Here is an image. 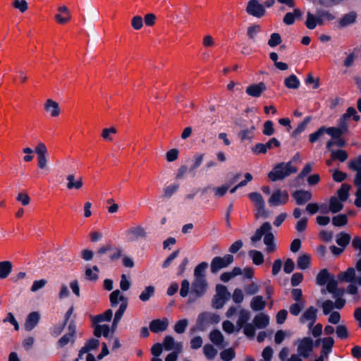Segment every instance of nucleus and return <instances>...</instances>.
I'll use <instances>...</instances> for the list:
<instances>
[{
	"mask_svg": "<svg viewBox=\"0 0 361 361\" xmlns=\"http://www.w3.org/2000/svg\"><path fill=\"white\" fill-rule=\"evenodd\" d=\"M111 305L116 307L118 302L121 301V304L118 310L116 312L114 321L111 325V330L114 332L117 327L118 322L122 318L126 308L128 307V298L123 295L119 290H114L109 295Z\"/></svg>",
	"mask_w": 361,
	"mask_h": 361,
	"instance_id": "obj_1",
	"label": "nucleus"
},
{
	"mask_svg": "<svg viewBox=\"0 0 361 361\" xmlns=\"http://www.w3.org/2000/svg\"><path fill=\"white\" fill-rule=\"evenodd\" d=\"M297 172V168L292 165L291 161L281 162L276 164L268 173V178L271 181L282 180L292 173Z\"/></svg>",
	"mask_w": 361,
	"mask_h": 361,
	"instance_id": "obj_2",
	"label": "nucleus"
},
{
	"mask_svg": "<svg viewBox=\"0 0 361 361\" xmlns=\"http://www.w3.org/2000/svg\"><path fill=\"white\" fill-rule=\"evenodd\" d=\"M230 298L231 293L228 291L226 286L218 284L216 286V294L212 300V305L214 309H221L230 300Z\"/></svg>",
	"mask_w": 361,
	"mask_h": 361,
	"instance_id": "obj_3",
	"label": "nucleus"
},
{
	"mask_svg": "<svg viewBox=\"0 0 361 361\" xmlns=\"http://www.w3.org/2000/svg\"><path fill=\"white\" fill-rule=\"evenodd\" d=\"M221 320L217 314L204 312L200 313L197 319L196 326L199 331H204L210 324H218Z\"/></svg>",
	"mask_w": 361,
	"mask_h": 361,
	"instance_id": "obj_4",
	"label": "nucleus"
},
{
	"mask_svg": "<svg viewBox=\"0 0 361 361\" xmlns=\"http://www.w3.org/2000/svg\"><path fill=\"white\" fill-rule=\"evenodd\" d=\"M248 198L255 207L254 214L256 219L266 216L265 202L259 192H252L248 194Z\"/></svg>",
	"mask_w": 361,
	"mask_h": 361,
	"instance_id": "obj_5",
	"label": "nucleus"
},
{
	"mask_svg": "<svg viewBox=\"0 0 361 361\" xmlns=\"http://www.w3.org/2000/svg\"><path fill=\"white\" fill-rule=\"evenodd\" d=\"M234 261L232 255L227 254L224 257H215L212 259L210 264V270L212 274H216L221 269L228 267Z\"/></svg>",
	"mask_w": 361,
	"mask_h": 361,
	"instance_id": "obj_6",
	"label": "nucleus"
},
{
	"mask_svg": "<svg viewBox=\"0 0 361 361\" xmlns=\"http://www.w3.org/2000/svg\"><path fill=\"white\" fill-rule=\"evenodd\" d=\"M107 252H111L109 257L111 262H114L122 256L123 250L121 247L114 245L111 243H107L98 249L97 254L101 256Z\"/></svg>",
	"mask_w": 361,
	"mask_h": 361,
	"instance_id": "obj_7",
	"label": "nucleus"
},
{
	"mask_svg": "<svg viewBox=\"0 0 361 361\" xmlns=\"http://www.w3.org/2000/svg\"><path fill=\"white\" fill-rule=\"evenodd\" d=\"M314 341L310 337H305L298 341V353L305 359L307 358L314 349Z\"/></svg>",
	"mask_w": 361,
	"mask_h": 361,
	"instance_id": "obj_8",
	"label": "nucleus"
},
{
	"mask_svg": "<svg viewBox=\"0 0 361 361\" xmlns=\"http://www.w3.org/2000/svg\"><path fill=\"white\" fill-rule=\"evenodd\" d=\"M288 199L289 196L287 191L276 190L272 193L268 202L271 206L277 207L286 204Z\"/></svg>",
	"mask_w": 361,
	"mask_h": 361,
	"instance_id": "obj_9",
	"label": "nucleus"
},
{
	"mask_svg": "<svg viewBox=\"0 0 361 361\" xmlns=\"http://www.w3.org/2000/svg\"><path fill=\"white\" fill-rule=\"evenodd\" d=\"M246 12L252 16L261 18L264 16L266 11L258 0H250L246 7Z\"/></svg>",
	"mask_w": 361,
	"mask_h": 361,
	"instance_id": "obj_10",
	"label": "nucleus"
},
{
	"mask_svg": "<svg viewBox=\"0 0 361 361\" xmlns=\"http://www.w3.org/2000/svg\"><path fill=\"white\" fill-rule=\"evenodd\" d=\"M207 288L206 279H194L191 286V294L195 298H200L205 293Z\"/></svg>",
	"mask_w": 361,
	"mask_h": 361,
	"instance_id": "obj_11",
	"label": "nucleus"
},
{
	"mask_svg": "<svg viewBox=\"0 0 361 361\" xmlns=\"http://www.w3.org/2000/svg\"><path fill=\"white\" fill-rule=\"evenodd\" d=\"M146 231L141 226H133L126 231V235L129 241L133 242L138 240L139 238L146 237Z\"/></svg>",
	"mask_w": 361,
	"mask_h": 361,
	"instance_id": "obj_12",
	"label": "nucleus"
},
{
	"mask_svg": "<svg viewBox=\"0 0 361 361\" xmlns=\"http://www.w3.org/2000/svg\"><path fill=\"white\" fill-rule=\"evenodd\" d=\"M338 279L341 281L353 282L361 286V276L355 277V270L353 267H349L345 271L341 272L338 275Z\"/></svg>",
	"mask_w": 361,
	"mask_h": 361,
	"instance_id": "obj_13",
	"label": "nucleus"
},
{
	"mask_svg": "<svg viewBox=\"0 0 361 361\" xmlns=\"http://www.w3.org/2000/svg\"><path fill=\"white\" fill-rule=\"evenodd\" d=\"M168 326L169 320L166 317L163 318L162 319H154L149 323V329L153 333L164 331L165 330H166Z\"/></svg>",
	"mask_w": 361,
	"mask_h": 361,
	"instance_id": "obj_14",
	"label": "nucleus"
},
{
	"mask_svg": "<svg viewBox=\"0 0 361 361\" xmlns=\"http://www.w3.org/2000/svg\"><path fill=\"white\" fill-rule=\"evenodd\" d=\"M267 90L265 84L260 82L257 84H252L249 85L245 90V92L251 97H259L263 92Z\"/></svg>",
	"mask_w": 361,
	"mask_h": 361,
	"instance_id": "obj_15",
	"label": "nucleus"
},
{
	"mask_svg": "<svg viewBox=\"0 0 361 361\" xmlns=\"http://www.w3.org/2000/svg\"><path fill=\"white\" fill-rule=\"evenodd\" d=\"M58 11L59 13L55 16V20L61 25L68 23L71 18L68 8L66 6H61L58 8Z\"/></svg>",
	"mask_w": 361,
	"mask_h": 361,
	"instance_id": "obj_16",
	"label": "nucleus"
},
{
	"mask_svg": "<svg viewBox=\"0 0 361 361\" xmlns=\"http://www.w3.org/2000/svg\"><path fill=\"white\" fill-rule=\"evenodd\" d=\"M44 109L51 116L57 117L61 114L59 103L51 99H48L44 103Z\"/></svg>",
	"mask_w": 361,
	"mask_h": 361,
	"instance_id": "obj_17",
	"label": "nucleus"
},
{
	"mask_svg": "<svg viewBox=\"0 0 361 361\" xmlns=\"http://www.w3.org/2000/svg\"><path fill=\"white\" fill-rule=\"evenodd\" d=\"M317 309L314 306H310L300 316V322L302 324H304L309 321L315 322L317 319Z\"/></svg>",
	"mask_w": 361,
	"mask_h": 361,
	"instance_id": "obj_18",
	"label": "nucleus"
},
{
	"mask_svg": "<svg viewBox=\"0 0 361 361\" xmlns=\"http://www.w3.org/2000/svg\"><path fill=\"white\" fill-rule=\"evenodd\" d=\"M40 315L37 312H32L30 313L24 324L25 329L27 331L32 330L39 323Z\"/></svg>",
	"mask_w": 361,
	"mask_h": 361,
	"instance_id": "obj_19",
	"label": "nucleus"
},
{
	"mask_svg": "<svg viewBox=\"0 0 361 361\" xmlns=\"http://www.w3.org/2000/svg\"><path fill=\"white\" fill-rule=\"evenodd\" d=\"M67 185L66 187L68 190H79L83 185L82 178L81 176H78L75 178L73 174H68L66 177Z\"/></svg>",
	"mask_w": 361,
	"mask_h": 361,
	"instance_id": "obj_20",
	"label": "nucleus"
},
{
	"mask_svg": "<svg viewBox=\"0 0 361 361\" xmlns=\"http://www.w3.org/2000/svg\"><path fill=\"white\" fill-rule=\"evenodd\" d=\"M293 197L295 200L297 204L302 205L312 198V194L306 190H297L293 193Z\"/></svg>",
	"mask_w": 361,
	"mask_h": 361,
	"instance_id": "obj_21",
	"label": "nucleus"
},
{
	"mask_svg": "<svg viewBox=\"0 0 361 361\" xmlns=\"http://www.w3.org/2000/svg\"><path fill=\"white\" fill-rule=\"evenodd\" d=\"M271 231V225L269 222H264L259 228H257L255 233L251 237L252 243H257L262 239L263 235Z\"/></svg>",
	"mask_w": 361,
	"mask_h": 361,
	"instance_id": "obj_22",
	"label": "nucleus"
},
{
	"mask_svg": "<svg viewBox=\"0 0 361 361\" xmlns=\"http://www.w3.org/2000/svg\"><path fill=\"white\" fill-rule=\"evenodd\" d=\"M166 350H175L180 351L182 344L180 343H175L174 338L171 336H166L164 338L163 343L161 344Z\"/></svg>",
	"mask_w": 361,
	"mask_h": 361,
	"instance_id": "obj_23",
	"label": "nucleus"
},
{
	"mask_svg": "<svg viewBox=\"0 0 361 361\" xmlns=\"http://www.w3.org/2000/svg\"><path fill=\"white\" fill-rule=\"evenodd\" d=\"M255 130H256L255 126L254 125H252L250 128L241 130L238 133V136L240 138V140H241V142H244L246 140L250 141L255 137Z\"/></svg>",
	"mask_w": 361,
	"mask_h": 361,
	"instance_id": "obj_24",
	"label": "nucleus"
},
{
	"mask_svg": "<svg viewBox=\"0 0 361 361\" xmlns=\"http://www.w3.org/2000/svg\"><path fill=\"white\" fill-rule=\"evenodd\" d=\"M267 302L262 295H257L252 298L250 302V307L253 311L258 312L263 310Z\"/></svg>",
	"mask_w": 361,
	"mask_h": 361,
	"instance_id": "obj_25",
	"label": "nucleus"
},
{
	"mask_svg": "<svg viewBox=\"0 0 361 361\" xmlns=\"http://www.w3.org/2000/svg\"><path fill=\"white\" fill-rule=\"evenodd\" d=\"M253 323L257 329H264L269 325V317L264 313H259L254 317Z\"/></svg>",
	"mask_w": 361,
	"mask_h": 361,
	"instance_id": "obj_26",
	"label": "nucleus"
},
{
	"mask_svg": "<svg viewBox=\"0 0 361 361\" xmlns=\"http://www.w3.org/2000/svg\"><path fill=\"white\" fill-rule=\"evenodd\" d=\"M12 263L9 261L0 262V279L7 278L12 271Z\"/></svg>",
	"mask_w": 361,
	"mask_h": 361,
	"instance_id": "obj_27",
	"label": "nucleus"
},
{
	"mask_svg": "<svg viewBox=\"0 0 361 361\" xmlns=\"http://www.w3.org/2000/svg\"><path fill=\"white\" fill-rule=\"evenodd\" d=\"M110 333L109 326L106 324L100 325L95 324L94 326V335L96 337H100L102 336L105 338H109Z\"/></svg>",
	"mask_w": 361,
	"mask_h": 361,
	"instance_id": "obj_28",
	"label": "nucleus"
},
{
	"mask_svg": "<svg viewBox=\"0 0 361 361\" xmlns=\"http://www.w3.org/2000/svg\"><path fill=\"white\" fill-rule=\"evenodd\" d=\"M274 236L270 231L267 232L264 237V243L267 245V252H273L276 250V245L274 244Z\"/></svg>",
	"mask_w": 361,
	"mask_h": 361,
	"instance_id": "obj_29",
	"label": "nucleus"
},
{
	"mask_svg": "<svg viewBox=\"0 0 361 361\" xmlns=\"http://www.w3.org/2000/svg\"><path fill=\"white\" fill-rule=\"evenodd\" d=\"M327 269H322L317 274L316 278L317 283L319 286H324L332 277Z\"/></svg>",
	"mask_w": 361,
	"mask_h": 361,
	"instance_id": "obj_30",
	"label": "nucleus"
},
{
	"mask_svg": "<svg viewBox=\"0 0 361 361\" xmlns=\"http://www.w3.org/2000/svg\"><path fill=\"white\" fill-rule=\"evenodd\" d=\"M113 316V312L111 310L109 309L106 310L104 313L96 315L92 317V322L94 324H99V323L110 321Z\"/></svg>",
	"mask_w": 361,
	"mask_h": 361,
	"instance_id": "obj_31",
	"label": "nucleus"
},
{
	"mask_svg": "<svg viewBox=\"0 0 361 361\" xmlns=\"http://www.w3.org/2000/svg\"><path fill=\"white\" fill-rule=\"evenodd\" d=\"M210 341L216 346H222L224 343V336L219 330L215 329L209 334Z\"/></svg>",
	"mask_w": 361,
	"mask_h": 361,
	"instance_id": "obj_32",
	"label": "nucleus"
},
{
	"mask_svg": "<svg viewBox=\"0 0 361 361\" xmlns=\"http://www.w3.org/2000/svg\"><path fill=\"white\" fill-rule=\"evenodd\" d=\"M250 318V312L247 310H240L239 312V317L237 321V326L238 327V330L242 329L244 325L247 324V321Z\"/></svg>",
	"mask_w": 361,
	"mask_h": 361,
	"instance_id": "obj_33",
	"label": "nucleus"
},
{
	"mask_svg": "<svg viewBox=\"0 0 361 361\" xmlns=\"http://www.w3.org/2000/svg\"><path fill=\"white\" fill-rule=\"evenodd\" d=\"M357 14L355 12H350L345 14L340 20L339 24L341 27H345L355 22Z\"/></svg>",
	"mask_w": 361,
	"mask_h": 361,
	"instance_id": "obj_34",
	"label": "nucleus"
},
{
	"mask_svg": "<svg viewBox=\"0 0 361 361\" xmlns=\"http://www.w3.org/2000/svg\"><path fill=\"white\" fill-rule=\"evenodd\" d=\"M284 85L288 89H298L300 82L296 75L292 74L284 80Z\"/></svg>",
	"mask_w": 361,
	"mask_h": 361,
	"instance_id": "obj_35",
	"label": "nucleus"
},
{
	"mask_svg": "<svg viewBox=\"0 0 361 361\" xmlns=\"http://www.w3.org/2000/svg\"><path fill=\"white\" fill-rule=\"evenodd\" d=\"M311 257L308 254L300 255L297 260V266L300 269H306L310 265Z\"/></svg>",
	"mask_w": 361,
	"mask_h": 361,
	"instance_id": "obj_36",
	"label": "nucleus"
},
{
	"mask_svg": "<svg viewBox=\"0 0 361 361\" xmlns=\"http://www.w3.org/2000/svg\"><path fill=\"white\" fill-rule=\"evenodd\" d=\"M248 255L255 265H261L264 262V255L260 251L252 250L249 251Z\"/></svg>",
	"mask_w": 361,
	"mask_h": 361,
	"instance_id": "obj_37",
	"label": "nucleus"
},
{
	"mask_svg": "<svg viewBox=\"0 0 361 361\" xmlns=\"http://www.w3.org/2000/svg\"><path fill=\"white\" fill-rule=\"evenodd\" d=\"M208 267V263L206 262H202L199 264L194 270V276L195 279H205L204 271Z\"/></svg>",
	"mask_w": 361,
	"mask_h": 361,
	"instance_id": "obj_38",
	"label": "nucleus"
},
{
	"mask_svg": "<svg viewBox=\"0 0 361 361\" xmlns=\"http://www.w3.org/2000/svg\"><path fill=\"white\" fill-rule=\"evenodd\" d=\"M334 344V338L331 337H326L322 340V355H327L331 351V348Z\"/></svg>",
	"mask_w": 361,
	"mask_h": 361,
	"instance_id": "obj_39",
	"label": "nucleus"
},
{
	"mask_svg": "<svg viewBox=\"0 0 361 361\" xmlns=\"http://www.w3.org/2000/svg\"><path fill=\"white\" fill-rule=\"evenodd\" d=\"M343 204L340 199L338 200L336 197H332L330 199L329 209L333 213H337L343 209Z\"/></svg>",
	"mask_w": 361,
	"mask_h": 361,
	"instance_id": "obj_40",
	"label": "nucleus"
},
{
	"mask_svg": "<svg viewBox=\"0 0 361 361\" xmlns=\"http://www.w3.org/2000/svg\"><path fill=\"white\" fill-rule=\"evenodd\" d=\"M99 269L97 266L94 265L92 268H87L85 270V277L89 281H97L98 279V274Z\"/></svg>",
	"mask_w": 361,
	"mask_h": 361,
	"instance_id": "obj_41",
	"label": "nucleus"
},
{
	"mask_svg": "<svg viewBox=\"0 0 361 361\" xmlns=\"http://www.w3.org/2000/svg\"><path fill=\"white\" fill-rule=\"evenodd\" d=\"M350 235L348 233L341 232L337 235L336 243L341 247H345L350 241Z\"/></svg>",
	"mask_w": 361,
	"mask_h": 361,
	"instance_id": "obj_42",
	"label": "nucleus"
},
{
	"mask_svg": "<svg viewBox=\"0 0 361 361\" xmlns=\"http://www.w3.org/2000/svg\"><path fill=\"white\" fill-rule=\"evenodd\" d=\"M350 185L346 183L341 185L340 189L338 190V196L341 201H346L348 197V192L350 189Z\"/></svg>",
	"mask_w": 361,
	"mask_h": 361,
	"instance_id": "obj_43",
	"label": "nucleus"
},
{
	"mask_svg": "<svg viewBox=\"0 0 361 361\" xmlns=\"http://www.w3.org/2000/svg\"><path fill=\"white\" fill-rule=\"evenodd\" d=\"M203 353L208 360H212L217 355V350L211 344H206L203 348Z\"/></svg>",
	"mask_w": 361,
	"mask_h": 361,
	"instance_id": "obj_44",
	"label": "nucleus"
},
{
	"mask_svg": "<svg viewBox=\"0 0 361 361\" xmlns=\"http://www.w3.org/2000/svg\"><path fill=\"white\" fill-rule=\"evenodd\" d=\"M117 133V130L114 127H111L109 128H104L102 132V137L105 141L111 142L113 140V135Z\"/></svg>",
	"mask_w": 361,
	"mask_h": 361,
	"instance_id": "obj_45",
	"label": "nucleus"
},
{
	"mask_svg": "<svg viewBox=\"0 0 361 361\" xmlns=\"http://www.w3.org/2000/svg\"><path fill=\"white\" fill-rule=\"evenodd\" d=\"M154 293V287L152 286H149L145 288V289L141 293L139 296L140 300L143 302H146L149 300V298Z\"/></svg>",
	"mask_w": 361,
	"mask_h": 361,
	"instance_id": "obj_46",
	"label": "nucleus"
},
{
	"mask_svg": "<svg viewBox=\"0 0 361 361\" xmlns=\"http://www.w3.org/2000/svg\"><path fill=\"white\" fill-rule=\"evenodd\" d=\"M261 31V27L259 25H252L247 27V35L252 41L255 40L257 35Z\"/></svg>",
	"mask_w": 361,
	"mask_h": 361,
	"instance_id": "obj_47",
	"label": "nucleus"
},
{
	"mask_svg": "<svg viewBox=\"0 0 361 361\" xmlns=\"http://www.w3.org/2000/svg\"><path fill=\"white\" fill-rule=\"evenodd\" d=\"M348 223V216L345 214H338L332 218V224L335 226H343Z\"/></svg>",
	"mask_w": 361,
	"mask_h": 361,
	"instance_id": "obj_48",
	"label": "nucleus"
},
{
	"mask_svg": "<svg viewBox=\"0 0 361 361\" xmlns=\"http://www.w3.org/2000/svg\"><path fill=\"white\" fill-rule=\"evenodd\" d=\"M324 133H327L329 135L331 136L333 139L339 138L342 135H343L341 129L336 127H324Z\"/></svg>",
	"mask_w": 361,
	"mask_h": 361,
	"instance_id": "obj_49",
	"label": "nucleus"
},
{
	"mask_svg": "<svg viewBox=\"0 0 361 361\" xmlns=\"http://www.w3.org/2000/svg\"><path fill=\"white\" fill-rule=\"evenodd\" d=\"M331 159L334 160L337 159L341 162H343L348 159V154L345 150L343 149L331 151Z\"/></svg>",
	"mask_w": 361,
	"mask_h": 361,
	"instance_id": "obj_50",
	"label": "nucleus"
},
{
	"mask_svg": "<svg viewBox=\"0 0 361 361\" xmlns=\"http://www.w3.org/2000/svg\"><path fill=\"white\" fill-rule=\"evenodd\" d=\"M188 325V321L186 319H180L174 325V331L177 334H183L185 332L186 327Z\"/></svg>",
	"mask_w": 361,
	"mask_h": 361,
	"instance_id": "obj_51",
	"label": "nucleus"
},
{
	"mask_svg": "<svg viewBox=\"0 0 361 361\" xmlns=\"http://www.w3.org/2000/svg\"><path fill=\"white\" fill-rule=\"evenodd\" d=\"M74 338V336L70 334L69 333H67L58 341L57 345H59V347L63 348L70 342L73 343Z\"/></svg>",
	"mask_w": 361,
	"mask_h": 361,
	"instance_id": "obj_52",
	"label": "nucleus"
},
{
	"mask_svg": "<svg viewBox=\"0 0 361 361\" xmlns=\"http://www.w3.org/2000/svg\"><path fill=\"white\" fill-rule=\"evenodd\" d=\"M317 16H314L310 12H307L305 25L308 29L313 30L317 26Z\"/></svg>",
	"mask_w": 361,
	"mask_h": 361,
	"instance_id": "obj_53",
	"label": "nucleus"
},
{
	"mask_svg": "<svg viewBox=\"0 0 361 361\" xmlns=\"http://www.w3.org/2000/svg\"><path fill=\"white\" fill-rule=\"evenodd\" d=\"M262 133L267 136H271L274 133V123L271 121L264 122Z\"/></svg>",
	"mask_w": 361,
	"mask_h": 361,
	"instance_id": "obj_54",
	"label": "nucleus"
},
{
	"mask_svg": "<svg viewBox=\"0 0 361 361\" xmlns=\"http://www.w3.org/2000/svg\"><path fill=\"white\" fill-rule=\"evenodd\" d=\"M304 307V302H295L292 304L289 307L290 313L292 315L298 316Z\"/></svg>",
	"mask_w": 361,
	"mask_h": 361,
	"instance_id": "obj_55",
	"label": "nucleus"
},
{
	"mask_svg": "<svg viewBox=\"0 0 361 361\" xmlns=\"http://www.w3.org/2000/svg\"><path fill=\"white\" fill-rule=\"evenodd\" d=\"M230 188V184L223 185L220 187H215L213 188V191L214 192V195L216 197H221L225 195L227 192L228 190Z\"/></svg>",
	"mask_w": 361,
	"mask_h": 361,
	"instance_id": "obj_56",
	"label": "nucleus"
},
{
	"mask_svg": "<svg viewBox=\"0 0 361 361\" xmlns=\"http://www.w3.org/2000/svg\"><path fill=\"white\" fill-rule=\"evenodd\" d=\"M282 42L281 37L279 33H272L268 41V44L271 47H274Z\"/></svg>",
	"mask_w": 361,
	"mask_h": 361,
	"instance_id": "obj_57",
	"label": "nucleus"
},
{
	"mask_svg": "<svg viewBox=\"0 0 361 361\" xmlns=\"http://www.w3.org/2000/svg\"><path fill=\"white\" fill-rule=\"evenodd\" d=\"M235 351L232 348H228L223 350L220 355L221 358L224 361H230L235 357Z\"/></svg>",
	"mask_w": 361,
	"mask_h": 361,
	"instance_id": "obj_58",
	"label": "nucleus"
},
{
	"mask_svg": "<svg viewBox=\"0 0 361 361\" xmlns=\"http://www.w3.org/2000/svg\"><path fill=\"white\" fill-rule=\"evenodd\" d=\"M336 333L341 339H345L348 337V331L345 326L338 325L336 327Z\"/></svg>",
	"mask_w": 361,
	"mask_h": 361,
	"instance_id": "obj_59",
	"label": "nucleus"
},
{
	"mask_svg": "<svg viewBox=\"0 0 361 361\" xmlns=\"http://www.w3.org/2000/svg\"><path fill=\"white\" fill-rule=\"evenodd\" d=\"M13 6L20 12L24 13L27 10L28 6L25 0H14Z\"/></svg>",
	"mask_w": 361,
	"mask_h": 361,
	"instance_id": "obj_60",
	"label": "nucleus"
},
{
	"mask_svg": "<svg viewBox=\"0 0 361 361\" xmlns=\"http://www.w3.org/2000/svg\"><path fill=\"white\" fill-rule=\"evenodd\" d=\"M324 135V126L319 128L316 132L311 133L309 136V141L311 143L315 142L319 137Z\"/></svg>",
	"mask_w": 361,
	"mask_h": 361,
	"instance_id": "obj_61",
	"label": "nucleus"
},
{
	"mask_svg": "<svg viewBox=\"0 0 361 361\" xmlns=\"http://www.w3.org/2000/svg\"><path fill=\"white\" fill-rule=\"evenodd\" d=\"M349 167L350 169L356 171L353 181L355 186H361V167L350 165H349Z\"/></svg>",
	"mask_w": 361,
	"mask_h": 361,
	"instance_id": "obj_62",
	"label": "nucleus"
},
{
	"mask_svg": "<svg viewBox=\"0 0 361 361\" xmlns=\"http://www.w3.org/2000/svg\"><path fill=\"white\" fill-rule=\"evenodd\" d=\"M178 188V184H173L166 187L164 190V196L166 198L171 197L177 191Z\"/></svg>",
	"mask_w": 361,
	"mask_h": 361,
	"instance_id": "obj_63",
	"label": "nucleus"
},
{
	"mask_svg": "<svg viewBox=\"0 0 361 361\" xmlns=\"http://www.w3.org/2000/svg\"><path fill=\"white\" fill-rule=\"evenodd\" d=\"M131 25L136 30H140L143 26L142 18L140 16H134L131 20Z\"/></svg>",
	"mask_w": 361,
	"mask_h": 361,
	"instance_id": "obj_64",
	"label": "nucleus"
}]
</instances>
